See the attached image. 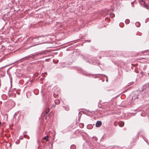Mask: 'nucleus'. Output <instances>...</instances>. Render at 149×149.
<instances>
[{
    "label": "nucleus",
    "mask_w": 149,
    "mask_h": 149,
    "mask_svg": "<svg viewBox=\"0 0 149 149\" xmlns=\"http://www.w3.org/2000/svg\"><path fill=\"white\" fill-rule=\"evenodd\" d=\"M38 40H39L38 45L43 43H49V41H45V38L44 36H38Z\"/></svg>",
    "instance_id": "nucleus-1"
},
{
    "label": "nucleus",
    "mask_w": 149,
    "mask_h": 149,
    "mask_svg": "<svg viewBox=\"0 0 149 149\" xmlns=\"http://www.w3.org/2000/svg\"><path fill=\"white\" fill-rule=\"evenodd\" d=\"M44 37L45 38V40H47L48 41H49L52 39V36L49 35L45 36Z\"/></svg>",
    "instance_id": "nucleus-2"
},
{
    "label": "nucleus",
    "mask_w": 149,
    "mask_h": 149,
    "mask_svg": "<svg viewBox=\"0 0 149 149\" xmlns=\"http://www.w3.org/2000/svg\"><path fill=\"white\" fill-rule=\"evenodd\" d=\"M102 124V123L101 121H98L96 123L95 126L96 127H99L101 126Z\"/></svg>",
    "instance_id": "nucleus-3"
},
{
    "label": "nucleus",
    "mask_w": 149,
    "mask_h": 149,
    "mask_svg": "<svg viewBox=\"0 0 149 149\" xmlns=\"http://www.w3.org/2000/svg\"><path fill=\"white\" fill-rule=\"evenodd\" d=\"M37 54H35L31 56H30L29 57L32 58L33 59H36L37 58Z\"/></svg>",
    "instance_id": "nucleus-4"
},
{
    "label": "nucleus",
    "mask_w": 149,
    "mask_h": 149,
    "mask_svg": "<svg viewBox=\"0 0 149 149\" xmlns=\"http://www.w3.org/2000/svg\"><path fill=\"white\" fill-rule=\"evenodd\" d=\"M86 61H88L90 63L96 65L94 62L91 59H89L88 61L86 60Z\"/></svg>",
    "instance_id": "nucleus-5"
},
{
    "label": "nucleus",
    "mask_w": 149,
    "mask_h": 149,
    "mask_svg": "<svg viewBox=\"0 0 149 149\" xmlns=\"http://www.w3.org/2000/svg\"><path fill=\"white\" fill-rule=\"evenodd\" d=\"M118 124L120 127H123L124 125V123L123 122H120L118 123Z\"/></svg>",
    "instance_id": "nucleus-6"
},
{
    "label": "nucleus",
    "mask_w": 149,
    "mask_h": 149,
    "mask_svg": "<svg viewBox=\"0 0 149 149\" xmlns=\"http://www.w3.org/2000/svg\"><path fill=\"white\" fill-rule=\"evenodd\" d=\"M139 95L137 94L135 95H134L132 97V99H135L139 98V97L138 96H139Z\"/></svg>",
    "instance_id": "nucleus-7"
},
{
    "label": "nucleus",
    "mask_w": 149,
    "mask_h": 149,
    "mask_svg": "<svg viewBox=\"0 0 149 149\" xmlns=\"http://www.w3.org/2000/svg\"><path fill=\"white\" fill-rule=\"evenodd\" d=\"M143 5L144 7H145L146 9H148V6L147 5L146 3L144 2H143Z\"/></svg>",
    "instance_id": "nucleus-8"
},
{
    "label": "nucleus",
    "mask_w": 149,
    "mask_h": 149,
    "mask_svg": "<svg viewBox=\"0 0 149 149\" xmlns=\"http://www.w3.org/2000/svg\"><path fill=\"white\" fill-rule=\"evenodd\" d=\"M136 26L137 27H139L140 26V23L139 22H137L135 23Z\"/></svg>",
    "instance_id": "nucleus-9"
},
{
    "label": "nucleus",
    "mask_w": 149,
    "mask_h": 149,
    "mask_svg": "<svg viewBox=\"0 0 149 149\" xmlns=\"http://www.w3.org/2000/svg\"><path fill=\"white\" fill-rule=\"evenodd\" d=\"M109 16L111 18H113L115 17V15L113 13H111L110 14Z\"/></svg>",
    "instance_id": "nucleus-10"
},
{
    "label": "nucleus",
    "mask_w": 149,
    "mask_h": 149,
    "mask_svg": "<svg viewBox=\"0 0 149 149\" xmlns=\"http://www.w3.org/2000/svg\"><path fill=\"white\" fill-rule=\"evenodd\" d=\"M55 103L56 104H58L60 103V100H55L54 101Z\"/></svg>",
    "instance_id": "nucleus-11"
},
{
    "label": "nucleus",
    "mask_w": 149,
    "mask_h": 149,
    "mask_svg": "<svg viewBox=\"0 0 149 149\" xmlns=\"http://www.w3.org/2000/svg\"><path fill=\"white\" fill-rule=\"evenodd\" d=\"M48 136H46L43 138V139L45 140L46 141H47L48 140Z\"/></svg>",
    "instance_id": "nucleus-12"
},
{
    "label": "nucleus",
    "mask_w": 149,
    "mask_h": 149,
    "mask_svg": "<svg viewBox=\"0 0 149 149\" xmlns=\"http://www.w3.org/2000/svg\"><path fill=\"white\" fill-rule=\"evenodd\" d=\"M45 52L43 51H42L41 52H40L38 53V56L40 55L43 54H45Z\"/></svg>",
    "instance_id": "nucleus-13"
},
{
    "label": "nucleus",
    "mask_w": 149,
    "mask_h": 149,
    "mask_svg": "<svg viewBox=\"0 0 149 149\" xmlns=\"http://www.w3.org/2000/svg\"><path fill=\"white\" fill-rule=\"evenodd\" d=\"M125 23L126 24H128L130 23V21L128 19H126L125 20Z\"/></svg>",
    "instance_id": "nucleus-14"
},
{
    "label": "nucleus",
    "mask_w": 149,
    "mask_h": 149,
    "mask_svg": "<svg viewBox=\"0 0 149 149\" xmlns=\"http://www.w3.org/2000/svg\"><path fill=\"white\" fill-rule=\"evenodd\" d=\"M65 109L66 111H68V110H69V109L68 106L67 107H65Z\"/></svg>",
    "instance_id": "nucleus-15"
},
{
    "label": "nucleus",
    "mask_w": 149,
    "mask_h": 149,
    "mask_svg": "<svg viewBox=\"0 0 149 149\" xmlns=\"http://www.w3.org/2000/svg\"><path fill=\"white\" fill-rule=\"evenodd\" d=\"M49 110H47L46 111V114H47L48 113V112L49 111Z\"/></svg>",
    "instance_id": "nucleus-16"
},
{
    "label": "nucleus",
    "mask_w": 149,
    "mask_h": 149,
    "mask_svg": "<svg viewBox=\"0 0 149 149\" xmlns=\"http://www.w3.org/2000/svg\"><path fill=\"white\" fill-rule=\"evenodd\" d=\"M146 52H145V53H146ZM147 53H148V55H149V51H147Z\"/></svg>",
    "instance_id": "nucleus-17"
},
{
    "label": "nucleus",
    "mask_w": 149,
    "mask_h": 149,
    "mask_svg": "<svg viewBox=\"0 0 149 149\" xmlns=\"http://www.w3.org/2000/svg\"><path fill=\"white\" fill-rule=\"evenodd\" d=\"M19 143V141H17L16 142V143L17 144H18Z\"/></svg>",
    "instance_id": "nucleus-18"
},
{
    "label": "nucleus",
    "mask_w": 149,
    "mask_h": 149,
    "mask_svg": "<svg viewBox=\"0 0 149 149\" xmlns=\"http://www.w3.org/2000/svg\"><path fill=\"white\" fill-rule=\"evenodd\" d=\"M56 104H55H55H53V106L54 107L55 106V105Z\"/></svg>",
    "instance_id": "nucleus-19"
},
{
    "label": "nucleus",
    "mask_w": 149,
    "mask_h": 149,
    "mask_svg": "<svg viewBox=\"0 0 149 149\" xmlns=\"http://www.w3.org/2000/svg\"><path fill=\"white\" fill-rule=\"evenodd\" d=\"M24 138H26V135H24Z\"/></svg>",
    "instance_id": "nucleus-20"
},
{
    "label": "nucleus",
    "mask_w": 149,
    "mask_h": 149,
    "mask_svg": "<svg viewBox=\"0 0 149 149\" xmlns=\"http://www.w3.org/2000/svg\"><path fill=\"white\" fill-rule=\"evenodd\" d=\"M114 125H115V126H116V124H115V123H114Z\"/></svg>",
    "instance_id": "nucleus-21"
},
{
    "label": "nucleus",
    "mask_w": 149,
    "mask_h": 149,
    "mask_svg": "<svg viewBox=\"0 0 149 149\" xmlns=\"http://www.w3.org/2000/svg\"><path fill=\"white\" fill-rule=\"evenodd\" d=\"M106 81H108V79H106Z\"/></svg>",
    "instance_id": "nucleus-22"
},
{
    "label": "nucleus",
    "mask_w": 149,
    "mask_h": 149,
    "mask_svg": "<svg viewBox=\"0 0 149 149\" xmlns=\"http://www.w3.org/2000/svg\"><path fill=\"white\" fill-rule=\"evenodd\" d=\"M35 90H34V93H35Z\"/></svg>",
    "instance_id": "nucleus-23"
},
{
    "label": "nucleus",
    "mask_w": 149,
    "mask_h": 149,
    "mask_svg": "<svg viewBox=\"0 0 149 149\" xmlns=\"http://www.w3.org/2000/svg\"><path fill=\"white\" fill-rule=\"evenodd\" d=\"M148 76H149V73H148Z\"/></svg>",
    "instance_id": "nucleus-24"
},
{
    "label": "nucleus",
    "mask_w": 149,
    "mask_h": 149,
    "mask_svg": "<svg viewBox=\"0 0 149 149\" xmlns=\"http://www.w3.org/2000/svg\"><path fill=\"white\" fill-rule=\"evenodd\" d=\"M20 139H22V138H21L20 137Z\"/></svg>",
    "instance_id": "nucleus-25"
},
{
    "label": "nucleus",
    "mask_w": 149,
    "mask_h": 149,
    "mask_svg": "<svg viewBox=\"0 0 149 149\" xmlns=\"http://www.w3.org/2000/svg\"><path fill=\"white\" fill-rule=\"evenodd\" d=\"M35 45H37V44H35Z\"/></svg>",
    "instance_id": "nucleus-26"
},
{
    "label": "nucleus",
    "mask_w": 149,
    "mask_h": 149,
    "mask_svg": "<svg viewBox=\"0 0 149 149\" xmlns=\"http://www.w3.org/2000/svg\"><path fill=\"white\" fill-rule=\"evenodd\" d=\"M97 63V65H98V63Z\"/></svg>",
    "instance_id": "nucleus-27"
},
{
    "label": "nucleus",
    "mask_w": 149,
    "mask_h": 149,
    "mask_svg": "<svg viewBox=\"0 0 149 149\" xmlns=\"http://www.w3.org/2000/svg\"><path fill=\"white\" fill-rule=\"evenodd\" d=\"M90 41H90V40L89 41V42H90Z\"/></svg>",
    "instance_id": "nucleus-28"
},
{
    "label": "nucleus",
    "mask_w": 149,
    "mask_h": 149,
    "mask_svg": "<svg viewBox=\"0 0 149 149\" xmlns=\"http://www.w3.org/2000/svg\"><path fill=\"white\" fill-rule=\"evenodd\" d=\"M38 149H39V148H38Z\"/></svg>",
    "instance_id": "nucleus-29"
}]
</instances>
